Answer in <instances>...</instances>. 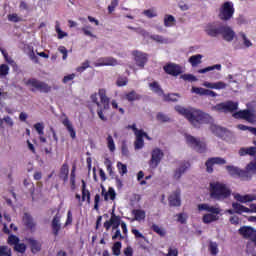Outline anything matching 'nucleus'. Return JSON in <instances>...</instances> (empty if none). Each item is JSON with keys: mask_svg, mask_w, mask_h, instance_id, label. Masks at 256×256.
Wrapping results in <instances>:
<instances>
[{"mask_svg": "<svg viewBox=\"0 0 256 256\" xmlns=\"http://www.w3.org/2000/svg\"><path fill=\"white\" fill-rule=\"evenodd\" d=\"M132 215H134L135 221H144V219L146 217L145 210H142V209L132 210Z\"/></svg>", "mask_w": 256, "mask_h": 256, "instance_id": "nucleus-35", "label": "nucleus"}, {"mask_svg": "<svg viewBox=\"0 0 256 256\" xmlns=\"http://www.w3.org/2000/svg\"><path fill=\"white\" fill-rule=\"evenodd\" d=\"M175 25V17L173 15H165L164 16V26L165 27H173Z\"/></svg>", "mask_w": 256, "mask_h": 256, "instance_id": "nucleus-42", "label": "nucleus"}, {"mask_svg": "<svg viewBox=\"0 0 256 256\" xmlns=\"http://www.w3.org/2000/svg\"><path fill=\"white\" fill-rule=\"evenodd\" d=\"M51 228H52V233L54 237L59 236V231H61V215L57 213L51 222Z\"/></svg>", "mask_w": 256, "mask_h": 256, "instance_id": "nucleus-20", "label": "nucleus"}, {"mask_svg": "<svg viewBox=\"0 0 256 256\" xmlns=\"http://www.w3.org/2000/svg\"><path fill=\"white\" fill-rule=\"evenodd\" d=\"M204 87H207V89H217V90H221V89H226L227 88V84L223 81H219V82H204L203 83Z\"/></svg>", "mask_w": 256, "mask_h": 256, "instance_id": "nucleus-26", "label": "nucleus"}, {"mask_svg": "<svg viewBox=\"0 0 256 256\" xmlns=\"http://www.w3.org/2000/svg\"><path fill=\"white\" fill-rule=\"evenodd\" d=\"M62 125H64V127L68 131L71 139H77V132L75 131V128H73V124L71 123L68 117L62 120Z\"/></svg>", "mask_w": 256, "mask_h": 256, "instance_id": "nucleus-22", "label": "nucleus"}, {"mask_svg": "<svg viewBox=\"0 0 256 256\" xmlns=\"http://www.w3.org/2000/svg\"><path fill=\"white\" fill-rule=\"evenodd\" d=\"M163 157H165V153H163V150H161L160 148H154L151 152V158L148 162L150 169H157V167H159V164L163 160Z\"/></svg>", "mask_w": 256, "mask_h": 256, "instance_id": "nucleus-10", "label": "nucleus"}, {"mask_svg": "<svg viewBox=\"0 0 256 256\" xmlns=\"http://www.w3.org/2000/svg\"><path fill=\"white\" fill-rule=\"evenodd\" d=\"M150 39L155 41L156 43H160L161 45H165L169 43V39L159 35V34H152L150 35Z\"/></svg>", "mask_w": 256, "mask_h": 256, "instance_id": "nucleus-38", "label": "nucleus"}, {"mask_svg": "<svg viewBox=\"0 0 256 256\" xmlns=\"http://www.w3.org/2000/svg\"><path fill=\"white\" fill-rule=\"evenodd\" d=\"M177 221L178 223H181V225H185V223H187V214L185 213H179L177 214Z\"/></svg>", "mask_w": 256, "mask_h": 256, "instance_id": "nucleus-58", "label": "nucleus"}, {"mask_svg": "<svg viewBox=\"0 0 256 256\" xmlns=\"http://www.w3.org/2000/svg\"><path fill=\"white\" fill-rule=\"evenodd\" d=\"M8 21H11L12 23H19L23 21V19H21V17H19V15H17L16 13H13L8 15Z\"/></svg>", "mask_w": 256, "mask_h": 256, "instance_id": "nucleus-54", "label": "nucleus"}, {"mask_svg": "<svg viewBox=\"0 0 256 256\" xmlns=\"http://www.w3.org/2000/svg\"><path fill=\"white\" fill-rule=\"evenodd\" d=\"M201 59H203V55L196 54L191 56L188 61L192 65V67H197V65H201L202 63Z\"/></svg>", "mask_w": 256, "mask_h": 256, "instance_id": "nucleus-37", "label": "nucleus"}, {"mask_svg": "<svg viewBox=\"0 0 256 256\" xmlns=\"http://www.w3.org/2000/svg\"><path fill=\"white\" fill-rule=\"evenodd\" d=\"M232 209L237 215H243V213H249V208L241 205L240 203L233 202Z\"/></svg>", "mask_w": 256, "mask_h": 256, "instance_id": "nucleus-33", "label": "nucleus"}, {"mask_svg": "<svg viewBox=\"0 0 256 256\" xmlns=\"http://www.w3.org/2000/svg\"><path fill=\"white\" fill-rule=\"evenodd\" d=\"M55 29H56V32L58 34V39H63L64 37H67V33L63 32L61 30V27H59V24L56 25Z\"/></svg>", "mask_w": 256, "mask_h": 256, "instance_id": "nucleus-64", "label": "nucleus"}, {"mask_svg": "<svg viewBox=\"0 0 256 256\" xmlns=\"http://www.w3.org/2000/svg\"><path fill=\"white\" fill-rule=\"evenodd\" d=\"M22 223L30 231L31 233H35L37 229V222H35V219H33V216L29 213H24V216L22 218Z\"/></svg>", "mask_w": 256, "mask_h": 256, "instance_id": "nucleus-16", "label": "nucleus"}, {"mask_svg": "<svg viewBox=\"0 0 256 256\" xmlns=\"http://www.w3.org/2000/svg\"><path fill=\"white\" fill-rule=\"evenodd\" d=\"M121 216L115 215V212H112L111 217L108 221L104 222V228L106 231H109L112 227V231H117L121 225Z\"/></svg>", "mask_w": 256, "mask_h": 256, "instance_id": "nucleus-11", "label": "nucleus"}, {"mask_svg": "<svg viewBox=\"0 0 256 256\" xmlns=\"http://www.w3.org/2000/svg\"><path fill=\"white\" fill-rule=\"evenodd\" d=\"M7 243H8V245H10V246L14 245V247H15L19 243V237L11 234L10 236H8Z\"/></svg>", "mask_w": 256, "mask_h": 256, "instance_id": "nucleus-49", "label": "nucleus"}, {"mask_svg": "<svg viewBox=\"0 0 256 256\" xmlns=\"http://www.w3.org/2000/svg\"><path fill=\"white\" fill-rule=\"evenodd\" d=\"M222 29L223 24L209 23L206 25L204 31L209 37H219V35H221Z\"/></svg>", "mask_w": 256, "mask_h": 256, "instance_id": "nucleus-13", "label": "nucleus"}, {"mask_svg": "<svg viewBox=\"0 0 256 256\" xmlns=\"http://www.w3.org/2000/svg\"><path fill=\"white\" fill-rule=\"evenodd\" d=\"M106 141H107V147H108L109 151H111V153H113L115 151V141L113 140V136L108 135Z\"/></svg>", "mask_w": 256, "mask_h": 256, "instance_id": "nucleus-44", "label": "nucleus"}, {"mask_svg": "<svg viewBox=\"0 0 256 256\" xmlns=\"http://www.w3.org/2000/svg\"><path fill=\"white\" fill-rule=\"evenodd\" d=\"M82 201H87L88 204L91 203V192L87 190V183L82 180Z\"/></svg>", "mask_w": 256, "mask_h": 256, "instance_id": "nucleus-34", "label": "nucleus"}, {"mask_svg": "<svg viewBox=\"0 0 256 256\" xmlns=\"http://www.w3.org/2000/svg\"><path fill=\"white\" fill-rule=\"evenodd\" d=\"M3 121H4V123H6V125H8L9 127H13V125H14L13 119H11V116H5L3 119H0L1 125H3Z\"/></svg>", "mask_w": 256, "mask_h": 256, "instance_id": "nucleus-60", "label": "nucleus"}, {"mask_svg": "<svg viewBox=\"0 0 256 256\" xmlns=\"http://www.w3.org/2000/svg\"><path fill=\"white\" fill-rule=\"evenodd\" d=\"M192 93H196V95H206L207 97H217V92L195 86L192 87Z\"/></svg>", "mask_w": 256, "mask_h": 256, "instance_id": "nucleus-23", "label": "nucleus"}, {"mask_svg": "<svg viewBox=\"0 0 256 256\" xmlns=\"http://www.w3.org/2000/svg\"><path fill=\"white\" fill-rule=\"evenodd\" d=\"M198 211H207L208 214H204L202 217L203 223L209 225L215 221H219V215H221V208L217 206H211L207 203L199 204Z\"/></svg>", "mask_w": 256, "mask_h": 256, "instance_id": "nucleus-5", "label": "nucleus"}, {"mask_svg": "<svg viewBox=\"0 0 256 256\" xmlns=\"http://www.w3.org/2000/svg\"><path fill=\"white\" fill-rule=\"evenodd\" d=\"M220 35L224 41H227V43H231V41L236 37L235 30H233L231 26L225 24H222Z\"/></svg>", "mask_w": 256, "mask_h": 256, "instance_id": "nucleus-15", "label": "nucleus"}, {"mask_svg": "<svg viewBox=\"0 0 256 256\" xmlns=\"http://www.w3.org/2000/svg\"><path fill=\"white\" fill-rule=\"evenodd\" d=\"M175 111H177L179 115H183L185 119L189 120V123H191L193 127H200L202 123H207L209 119H211L209 114L195 108L187 109L183 106L177 105L175 106Z\"/></svg>", "mask_w": 256, "mask_h": 256, "instance_id": "nucleus-1", "label": "nucleus"}, {"mask_svg": "<svg viewBox=\"0 0 256 256\" xmlns=\"http://www.w3.org/2000/svg\"><path fill=\"white\" fill-rule=\"evenodd\" d=\"M132 55L134 57V61L136 62V65L140 67V69H143L146 63L149 61L147 53H143L139 50H134L132 52Z\"/></svg>", "mask_w": 256, "mask_h": 256, "instance_id": "nucleus-14", "label": "nucleus"}, {"mask_svg": "<svg viewBox=\"0 0 256 256\" xmlns=\"http://www.w3.org/2000/svg\"><path fill=\"white\" fill-rule=\"evenodd\" d=\"M227 163V160L225 158L221 157H212L209 158L206 163V171L207 173H213V165H225Z\"/></svg>", "mask_w": 256, "mask_h": 256, "instance_id": "nucleus-17", "label": "nucleus"}, {"mask_svg": "<svg viewBox=\"0 0 256 256\" xmlns=\"http://www.w3.org/2000/svg\"><path fill=\"white\" fill-rule=\"evenodd\" d=\"M186 143H188L190 147H193L197 153H205V151H207V143L192 135H186Z\"/></svg>", "mask_w": 256, "mask_h": 256, "instance_id": "nucleus-8", "label": "nucleus"}, {"mask_svg": "<svg viewBox=\"0 0 256 256\" xmlns=\"http://www.w3.org/2000/svg\"><path fill=\"white\" fill-rule=\"evenodd\" d=\"M121 247H122L121 241L115 242L112 246L113 255L115 256L121 255Z\"/></svg>", "mask_w": 256, "mask_h": 256, "instance_id": "nucleus-43", "label": "nucleus"}, {"mask_svg": "<svg viewBox=\"0 0 256 256\" xmlns=\"http://www.w3.org/2000/svg\"><path fill=\"white\" fill-rule=\"evenodd\" d=\"M117 168H118V171H119L120 175L127 174V165H125L121 162H118L117 163Z\"/></svg>", "mask_w": 256, "mask_h": 256, "instance_id": "nucleus-57", "label": "nucleus"}, {"mask_svg": "<svg viewBox=\"0 0 256 256\" xmlns=\"http://www.w3.org/2000/svg\"><path fill=\"white\" fill-rule=\"evenodd\" d=\"M151 229L154 233H156L157 235H159L160 237H165V235H167V231H165V229H163L162 227H160L157 224H153L151 226Z\"/></svg>", "mask_w": 256, "mask_h": 256, "instance_id": "nucleus-40", "label": "nucleus"}, {"mask_svg": "<svg viewBox=\"0 0 256 256\" xmlns=\"http://www.w3.org/2000/svg\"><path fill=\"white\" fill-rule=\"evenodd\" d=\"M86 69H89V60L83 62L82 65L76 69V71L78 73H83V71H85Z\"/></svg>", "mask_w": 256, "mask_h": 256, "instance_id": "nucleus-62", "label": "nucleus"}, {"mask_svg": "<svg viewBox=\"0 0 256 256\" xmlns=\"http://www.w3.org/2000/svg\"><path fill=\"white\" fill-rule=\"evenodd\" d=\"M234 199H236V201H239V203H251L255 201L256 197L255 195H251V194H246V195L236 194L234 196Z\"/></svg>", "mask_w": 256, "mask_h": 256, "instance_id": "nucleus-27", "label": "nucleus"}, {"mask_svg": "<svg viewBox=\"0 0 256 256\" xmlns=\"http://www.w3.org/2000/svg\"><path fill=\"white\" fill-rule=\"evenodd\" d=\"M235 15V7H233V2H224L219 9L218 17L221 21H231Z\"/></svg>", "mask_w": 256, "mask_h": 256, "instance_id": "nucleus-7", "label": "nucleus"}, {"mask_svg": "<svg viewBox=\"0 0 256 256\" xmlns=\"http://www.w3.org/2000/svg\"><path fill=\"white\" fill-rule=\"evenodd\" d=\"M221 68H222L221 64H215L213 66H208L204 69H199L198 73H200V74L209 73V71H215V69L217 71H221Z\"/></svg>", "mask_w": 256, "mask_h": 256, "instance_id": "nucleus-39", "label": "nucleus"}, {"mask_svg": "<svg viewBox=\"0 0 256 256\" xmlns=\"http://www.w3.org/2000/svg\"><path fill=\"white\" fill-rule=\"evenodd\" d=\"M239 155L240 157H245V155H250V157H255L256 155V147L252 146V147H242L239 150Z\"/></svg>", "mask_w": 256, "mask_h": 256, "instance_id": "nucleus-31", "label": "nucleus"}, {"mask_svg": "<svg viewBox=\"0 0 256 256\" xmlns=\"http://www.w3.org/2000/svg\"><path fill=\"white\" fill-rule=\"evenodd\" d=\"M104 165H105L110 177H114L115 172L113 171V162H111V160L109 158H105Z\"/></svg>", "mask_w": 256, "mask_h": 256, "instance_id": "nucleus-41", "label": "nucleus"}, {"mask_svg": "<svg viewBox=\"0 0 256 256\" xmlns=\"http://www.w3.org/2000/svg\"><path fill=\"white\" fill-rule=\"evenodd\" d=\"M150 87L152 88L154 93H163L161 86H159V83H157V82L150 83Z\"/></svg>", "mask_w": 256, "mask_h": 256, "instance_id": "nucleus-59", "label": "nucleus"}, {"mask_svg": "<svg viewBox=\"0 0 256 256\" xmlns=\"http://www.w3.org/2000/svg\"><path fill=\"white\" fill-rule=\"evenodd\" d=\"M59 179L63 181L64 183H67L69 181V164L64 163L61 168L58 175Z\"/></svg>", "mask_w": 256, "mask_h": 256, "instance_id": "nucleus-25", "label": "nucleus"}, {"mask_svg": "<svg viewBox=\"0 0 256 256\" xmlns=\"http://www.w3.org/2000/svg\"><path fill=\"white\" fill-rule=\"evenodd\" d=\"M14 251H16L17 253H25L27 251V245H25V243H17L14 246Z\"/></svg>", "mask_w": 256, "mask_h": 256, "instance_id": "nucleus-45", "label": "nucleus"}, {"mask_svg": "<svg viewBox=\"0 0 256 256\" xmlns=\"http://www.w3.org/2000/svg\"><path fill=\"white\" fill-rule=\"evenodd\" d=\"M181 97L178 93H172L165 96V101H172V103H177Z\"/></svg>", "mask_w": 256, "mask_h": 256, "instance_id": "nucleus-46", "label": "nucleus"}, {"mask_svg": "<svg viewBox=\"0 0 256 256\" xmlns=\"http://www.w3.org/2000/svg\"><path fill=\"white\" fill-rule=\"evenodd\" d=\"M119 5V0H112L111 4L108 6V13H113L116 7Z\"/></svg>", "mask_w": 256, "mask_h": 256, "instance_id": "nucleus-61", "label": "nucleus"}, {"mask_svg": "<svg viewBox=\"0 0 256 256\" xmlns=\"http://www.w3.org/2000/svg\"><path fill=\"white\" fill-rule=\"evenodd\" d=\"M226 171H228L230 177H238L243 181H249V179H251V177L256 173V161L247 164L245 170L236 166L228 165L226 166Z\"/></svg>", "mask_w": 256, "mask_h": 256, "instance_id": "nucleus-3", "label": "nucleus"}, {"mask_svg": "<svg viewBox=\"0 0 256 256\" xmlns=\"http://www.w3.org/2000/svg\"><path fill=\"white\" fill-rule=\"evenodd\" d=\"M116 65H119V63L117 62V59L113 57L100 58L94 64L96 67H115Z\"/></svg>", "mask_w": 256, "mask_h": 256, "instance_id": "nucleus-19", "label": "nucleus"}, {"mask_svg": "<svg viewBox=\"0 0 256 256\" xmlns=\"http://www.w3.org/2000/svg\"><path fill=\"white\" fill-rule=\"evenodd\" d=\"M239 35L242 37L245 47H253V43L251 42V40L247 39V35H245L243 32H240Z\"/></svg>", "mask_w": 256, "mask_h": 256, "instance_id": "nucleus-55", "label": "nucleus"}, {"mask_svg": "<svg viewBox=\"0 0 256 256\" xmlns=\"http://www.w3.org/2000/svg\"><path fill=\"white\" fill-rule=\"evenodd\" d=\"M214 109H216V111H219L220 113H233L234 111H237L239 109V103L229 100L216 104L214 106Z\"/></svg>", "mask_w": 256, "mask_h": 256, "instance_id": "nucleus-9", "label": "nucleus"}, {"mask_svg": "<svg viewBox=\"0 0 256 256\" xmlns=\"http://www.w3.org/2000/svg\"><path fill=\"white\" fill-rule=\"evenodd\" d=\"M255 228L251 226H242L239 228L238 233L242 235L244 239H249Z\"/></svg>", "mask_w": 256, "mask_h": 256, "instance_id": "nucleus-30", "label": "nucleus"}, {"mask_svg": "<svg viewBox=\"0 0 256 256\" xmlns=\"http://www.w3.org/2000/svg\"><path fill=\"white\" fill-rule=\"evenodd\" d=\"M210 131H212V133L216 135V137H220V139H223V137H225L227 133V128L212 124L210 126Z\"/></svg>", "mask_w": 256, "mask_h": 256, "instance_id": "nucleus-24", "label": "nucleus"}, {"mask_svg": "<svg viewBox=\"0 0 256 256\" xmlns=\"http://www.w3.org/2000/svg\"><path fill=\"white\" fill-rule=\"evenodd\" d=\"M170 207H181V190L174 191L168 198Z\"/></svg>", "mask_w": 256, "mask_h": 256, "instance_id": "nucleus-21", "label": "nucleus"}, {"mask_svg": "<svg viewBox=\"0 0 256 256\" xmlns=\"http://www.w3.org/2000/svg\"><path fill=\"white\" fill-rule=\"evenodd\" d=\"M209 251L211 255H217V253H219V246L217 245V242H210Z\"/></svg>", "mask_w": 256, "mask_h": 256, "instance_id": "nucleus-50", "label": "nucleus"}, {"mask_svg": "<svg viewBox=\"0 0 256 256\" xmlns=\"http://www.w3.org/2000/svg\"><path fill=\"white\" fill-rule=\"evenodd\" d=\"M26 87H29L31 93H51L53 87H51L46 82H43L37 78H30L26 80L25 82Z\"/></svg>", "mask_w": 256, "mask_h": 256, "instance_id": "nucleus-6", "label": "nucleus"}, {"mask_svg": "<svg viewBox=\"0 0 256 256\" xmlns=\"http://www.w3.org/2000/svg\"><path fill=\"white\" fill-rule=\"evenodd\" d=\"M129 83V79L127 77L119 76L116 85L117 87H125Z\"/></svg>", "mask_w": 256, "mask_h": 256, "instance_id": "nucleus-48", "label": "nucleus"}, {"mask_svg": "<svg viewBox=\"0 0 256 256\" xmlns=\"http://www.w3.org/2000/svg\"><path fill=\"white\" fill-rule=\"evenodd\" d=\"M26 241L28 245H30V249L32 253H39V251H41V244L39 241L33 238H27Z\"/></svg>", "mask_w": 256, "mask_h": 256, "instance_id": "nucleus-29", "label": "nucleus"}, {"mask_svg": "<svg viewBox=\"0 0 256 256\" xmlns=\"http://www.w3.org/2000/svg\"><path fill=\"white\" fill-rule=\"evenodd\" d=\"M145 146V140H143V132L136 134V140L134 142L135 149H143Z\"/></svg>", "mask_w": 256, "mask_h": 256, "instance_id": "nucleus-36", "label": "nucleus"}, {"mask_svg": "<svg viewBox=\"0 0 256 256\" xmlns=\"http://www.w3.org/2000/svg\"><path fill=\"white\" fill-rule=\"evenodd\" d=\"M209 193L211 199L215 201H225L231 197V189L221 182H211L209 184Z\"/></svg>", "mask_w": 256, "mask_h": 256, "instance_id": "nucleus-4", "label": "nucleus"}, {"mask_svg": "<svg viewBox=\"0 0 256 256\" xmlns=\"http://www.w3.org/2000/svg\"><path fill=\"white\" fill-rule=\"evenodd\" d=\"M156 119L157 121H160V123H169V121H171V118H169V116L159 112L157 115H156Z\"/></svg>", "mask_w": 256, "mask_h": 256, "instance_id": "nucleus-47", "label": "nucleus"}, {"mask_svg": "<svg viewBox=\"0 0 256 256\" xmlns=\"http://www.w3.org/2000/svg\"><path fill=\"white\" fill-rule=\"evenodd\" d=\"M143 15L148 17V19H153V17H157V12L153 9H148L143 11Z\"/></svg>", "mask_w": 256, "mask_h": 256, "instance_id": "nucleus-56", "label": "nucleus"}, {"mask_svg": "<svg viewBox=\"0 0 256 256\" xmlns=\"http://www.w3.org/2000/svg\"><path fill=\"white\" fill-rule=\"evenodd\" d=\"M163 69L167 75H171L172 77H179L183 73L181 65L176 63H168L163 66Z\"/></svg>", "mask_w": 256, "mask_h": 256, "instance_id": "nucleus-12", "label": "nucleus"}, {"mask_svg": "<svg viewBox=\"0 0 256 256\" xmlns=\"http://www.w3.org/2000/svg\"><path fill=\"white\" fill-rule=\"evenodd\" d=\"M232 117H234V119H244L245 121L251 123V121H253V117H255V114H253L251 110L245 109L235 112Z\"/></svg>", "mask_w": 256, "mask_h": 256, "instance_id": "nucleus-18", "label": "nucleus"}, {"mask_svg": "<svg viewBox=\"0 0 256 256\" xmlns=\"http://www.w3.org/2000/svg\"><path fill=\"white\" fill-rule=\"evenodd\" d=\"M124 99L129 103H133L134 101H141V95L137 93L135 90H132L124 94Z\"/></svg>", "mask_w": 256, "mask_h": 256, "instance_id": "nucleus-28", "label": "nucleus"}, {"mask_svg": "<svg viewBox=\"0 0 256 256\" xmlns=\"http://www.w3.org/2000/svg\"><path fill=\"white\" fill-rule=\"evenodd\" d=\"M9 75V66L7 64L0 65V77H7Z\"/></svg>", "mask_w": 256, "mask_h": 256, "instance_id": "nucleus-51", "label": "nucleus"}, {"mask_svg": "<svg viewBox=\"0 0 256 256\" xmlns=\"http://www.w3.org/2000/svg\"><path fill=\"white\" fill-rule=\"evenodd\" d=\"M116 239H120V241H123V239H125V236H123L121 234V230L117 229L114 233V235L112 236V241H116Z\"/></svg>", "mask_w": 256, "mask_h": 256, "instance_id": "nucleus-63", "label": "nucleus"}, {"mask_svg": "<svg viewBox=\"0 0 256 256\" xmlns=\"http://www.w3.org/2000/svg\"><path fill=\"white\" fill-rule=\"evenodd\" d=\"M34 129L37 131L38 135H45V126L43 125V123L38 122L34 124Z\"/></svg>", "mask_w": 256, "mask_h": 256, "instance_id": "nucleus-52", "label": "nucleus"}, {"mask_svg": "<svg viewBox=\"0 0 256 256\" xmlns=\"http://www.w3.org/2000/svg\"><path fill=\"white\" fill-rule=\"evenodd\" d=\"M183 81H189L190 83H193L197 81V77H195L193 74H183L180 76Z\"/></svg>", "mask_w": 256, "mask_h": 256, "instance_id": "nucleus-53", "label": "nucleus"}, {"mask_svg": "<svg viewBox=\"0 0 256 256\" xmlns=\"http://www.w3.org/2000/svg\"><path fill=\"white\" fill-rule=\"evenodd\" d=\"M189 167H191V164H189V162H183L174 173L175 179H181V175H183V173H185V171H187Z\"/></svg>", "mask_w": 256, "mask_h": 256, "instance_id": "nucleus-32", "label": "nucleus"}, {"mask_svg": "<svg viewBox=\"0 0 256 256\" xmlns=\"http://www.w3.org/2000/svg\"><path fill=\"white\" fill-rule=\"evenodd\" d=\"M98 95L100 98V102H99V99L97 98V93L92 94L90 96V99L92 103H95V105H97L98 107L97 115L99 119H101V121H107V117L105 116V114H103V112L109 109V102L111 100L109 99V97H107V90L103 88L98 90Z\"/></svg>", "mask_w": 256, "mask_h": 256, "instance_id": "nucleus-2", "label": "nucleus"}]
</instances>
